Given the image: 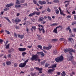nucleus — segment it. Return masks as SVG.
<instances>
[{"instance_id": "obj_28", "label": "nucleus", "mask_w": 76, "mask_h": 76, "mask_svg": "<svg viewBox=\"0 0 76 76\" xmlns=\"http://www.w3.org/2000/svg\"><path fill=\"white\" fill-rule=\"evenodd\" d=\"M15 27L17 29H19L20 28L19 26H17L16 25H15Z\"/></svg>"}, {"instance_id": "obj_37", "label": "nucleus", "mask_w": 76, "mask_h": 76, "mask_svg": "<svg viewBox=\"0 0 76 76\" xmlns=\"http://www.w3.org/2000/svg\"><path fill=\"white\" fill-rule=\"evenodd\" d=\"M16 4H20V3L19 2V1L18 0H17L16 1Z\"/></svg>"}, {"instance_id": "obj_40", "label": "nucleus", "mask_w": 76, "mask_h": 76, "mask_svg": "<svg viewBox=\"0 0 76 76\" xmlns=\"http://www.w3.org/2000/svg\"><path fill=\"white\" fill-rule=\"evenodd\" d=\"M5 32H6L7 33V34H10V32H9V31L7 30H5Z\"/></svg>"}, {"instance_id": "obj_30", "label": "nucleus", "mask_w": 76, "mask_h": 76, "mask_svg": "<svg viewBox=\"0 0 76 76\" xmlns=\"http://www.w3.org/2000/svg\"><path fill=\"white\" fill-rule=\"evenodd\" d=\"M41 5H42V1H39L38 2Z\"/></svg>"}, {"instance_id": "obj_23", "label": "nucleus", "mask_w": 76, "mask_h": 76, "mask_svg": "<svg viewBox=\"0 0 76 76\" xmlns=\"http://www.w3.org/2000/svg\"><path fill=\"white\" fill-rule=\"evenodd\" d=\"M53 32H54L55 33H56V34H57V29L54 28V30L53 31Z\"/></svg>"}, {"instance_id": "obj_59", "label": "nucleus", "mask_w": 76, "mask_h": 76, "mask_svg": "<svg viewBox=\"0 0 76 76\" xmlns=\"http://www.w3.org/2000/svg\"><path fill=\"white\" fill-rule=\"evenodd\" d=\"M45 22H46V21H43L42 22H41L42 23H43V24H44V23H45Z\"/></svg>"}, {"instance_id": "obj_57", "label": "nucleus", "mask_w": 76, "mask_h": 76, "mask_svg": "<svg viewBox=\"0 0 76 76\" xmlns=\"http://www.w3.org/2000/svg\"><path fill=\"white\" fill-rule=\"evenodd\" d=\"M9 9V8H5V9H4V11H7V10H8Z\"/></svg>"}, {"instance_id": "obj_45", "label": "nucleus", "mask_w": 76, "mask_h": 76, "mask_svg": "<svg viewBox=\"0 0 76 76\" xmlns=\"http://www.w3.org/2000/svg\"><path fill=\"white\" fill-rule=\"evenodd\" d=\"M33 1L34 4H37V3L36 1H35V0H33Z\"/></svg>"}, {"instance_id": "obj_62", "label": "nucleus", "mask_w": 76, "mask_h": 76, "mask_svg": "<svg viewBox=\"0 0 76 76\" xmlns=\"http://www.w3.org/2000/svg\"><path fill=\"white\" fill-rule=\"evenodd\" d=\"M58 75H60V72H58L57 73Z\"/></svg>"}, {"instance_id": "obj_48", "label": "nucleus", "mask_w": 76, "mask_h": 76, "mask_svg": "<svg viewBox=\"0 0 76 76\" xmlns=\"http://www.w3.org/2000/svg\"><path fill=\"white\" fill-rule=\"evenodd\" d=\"M57 53V50H53V53L56 54V53Z\"/></svg>"}, {"instance_id": "obj_11", "label": "nucleus", "mask_w": 76, "mask_h": 76, "mask_svg": "<svg viewBox=\"0 0 76 76\" xmlns=\"http://www.w3.org/2000/svg\"><path fill=\"white\" fill-rule=\"evenodd\" d=\"M15 22H20V21H21V20H19L18 18H17L15 20Z\"/></svg>"}, {"instance_id": "obj_24", "label": "nucleus", "mask_w": 76, "mask_h": 76, "mask_svg": "<svg viewBox=\"0 0 76 76\" xmlns=\"http://www.w3.org/2000/svg\"><path fill=\"white\" fill-rule=\"evenodd\" d=\"M61 76H65L66 73L64 71L62 72V73H61Z\"/></svg>"}, {"instance_id": "obj_51", "label": "nucleus", "mask_w": 76, "mask_h": 76, "mask_svg": "<svg viewBox=\"0 0 76 76\" xmlns=\"http://www.w3.org/2000/svg\"><path fill=\"white\" fill-rule=\"evenodd\" d=\"M32 29H34V30H35V29H36V27H35V26H32Z\"/></svg>"}, {"instance_id": "obj_47", "label": "nucleus", "mask_w": 76, "mask_h": 76, "mask_svg": "<svg viewBox=\"0 0 76 76\" xmlns=\"http://www.w3.org/2000/svg\"><path fill=\"white\" fill-rule=\"evenodd\" d=\"M38 26H39V27H42V28H44V26L40 24L38 25Z\"/></svg>"}, {"instance_id": "obj_42", "label": "nucleus", "mask_w": 76, "mask_h": 76, "mask_svg": "<svg viewBox=\"0 0 76 76\" xmlns=\"http://www.w3.org/2000/svg\"><path fill=\"white\" fill-rule=\"evenodd\" d=\"M43 52H41L40 54L42 56H44V54L43 53Z\"/></svg>"}, {"instance_id": "obj_14", "label": "nucleus", "mask_w": 76, "mask_h": 76, "mask_svg": "<svg viewBox=\"0 0 76 76\" xmlns=\"http://www.w3.org/2000/svg\"><path fill=\"white\" fill-rule=\"evenodd\" d=\"M30 74L31 75V76H37V75H36V72H31Z\"/></svg>"}, {"instance_id": "obj_6", "label": "nucleus", "mask_w": 76, "mask_h": 76, "mask_svg": "<svg viewBox=\"0 0 76 76\" xmlns=\"http://www.w3.org/2000/svg\"><path fill=\"white\" fill-rule=\"evenodd\" d=\"M18 50L19 51H25V50H26V48H18Z\"/></svg>"}, {"instance_id": "obj_16", "label": "nucleus", "mask_w": 76, "mask_h": 76, "mask_svg": "<svg viewBox=\"0 0 76 76\" xmlns=\"http://www.w3.org/2000/svg\"><path fill=\"white\" fill-rule=\"evenodd\" d=\"M10 45V44H8L7 45H6L5 48L6 49H8L9 48Z\"/></svg>"}, {"instance_id": "obj_26", "label": "nucleus", "mask_w": 76, "mask_h": 76, "mask_svg": "<svg viewBox=\"0 0 76 76\" xmlns=\"http://www.w3.org/2000/svg\"><path fill=\"white\" fill-rule=\"evenodd\" d=\"M37 47L39 48H40V49H41V50H42V47L40 45H38L37 46Z\"/></svg>"}, {"instance_id": "obj_3", "label": "nucleus", "mask_w": 76, "mask_h": 76, "mask_svg": "<svg viewBox=\"0 0 76 76\" xmlns=\"http://www.w3.org/2000/svg\"><path fill=\"white\" fill-rule=\"evenodd\" d=\"M64 51L65 53H67V52H68V51H71L75 53V50H73L72 48H69L64 49Z\"/></svg>"}, {"instance_id": "obj_61", "label": "nucleus", "mask_w": 76, "mask_h": 76, "mask_svg": "<svg viewBox=\"0 0 76 76\" xmlns=\"http://www.w3.org/2000/svg\"><path fill=\"white\" fill-rule=\"evenodd\" d=\"M71 37H73L75 36V34H71Z\"/></svg>"}, {"instance_id": "obj_38", "label": "nucleus", "mask_w": 76, "mask_h": 76, "mask_svg": "<svg viewBox=\"0 0 76 76\" xmlns=\"http://www.w3.org/2000/svg\"><path fill=\"white\" fill-rule=\"evenodd\" d=\"M70 27L69 26H68V28H66V31H68V30L70 31Z\"/></svg>"}, {"instance_id": "obj_5", "label": "nucleus", "mask_w": 76, "mask_h": 76, "mask_svg": "<svg viewBox=\"0 0 76 76\" xmlns=\"http://www.w3.org/2000/svg\"><path fill=\"white\" fill-rule=\"evenodd\" d=\"M26 66L25 64L24 63H21L19 65V67H24Z\"/></svg>"}, {"instance_id": "obj_21", "label": "nucleus", "mask_w": 76, "mask_h": 76, "mask_svg": "<svg viewBox=\"0 0 76 76\" xmlns=\"http://www.w3.org/2000/svg\"><path fill=\"white\" fill-rule=\"evenodd\" d=\"M4 18L6 19L7 20H8V22L10 23H11V22L10 21V20H9V19L7 17H4Z\"/></svg>"}, {"instance_id": "obj_8", "label": "nucleus", "mask_w": 76, "mask_h": 76, "mask_svg": "<svg viewBox=\"0 0 76 76\" xmlns=\"http://www.w3.org/2000/svg\"><path fill=\"white\" fill-rule=\"evenodd\" d=\"M35 68L39 71H42V68H39L38 67H35Z\"/></svg>"}, {"instance_id": "obj_27", "label": "nucleus", "mask_w": 76, "mask_h": 76, "mask_svg": "<svg viewBox=\"0 0 76 76\" xmlns=\"http://www.w3.org/2000/svg\"><path fill=\"white\" fill-rule=\"evenodd\" d=\"M57 65V64H55L53 65H52V68H54V67H56V66Z\"/></svg>"}, {"instance_id": "obj_54", "label": "nucleus", "mask_w": 76, "mask_h": 76, "mask_svg": "<svg viewBox=\"0 0 76 76\" xmlns=\"http://www.w3.org/2000/svg\"><path fill=\"white\" fill-rule=\"evenodd\" d=\"M59 40L60 41H64V39L63 38H61L59 39Z\"/></svg>"}, {"instance_id": "obj_39", "label": "nucleus", "mask_w": 76, "mask_h": 76, "mask_svg": "<svg viewBox=\"0 0 76 76\" xmlns=\"http://www.w3.org/2000/svg\"><path fill=\"white\" fill-rule=\"evenodd\" d=\"M25 54H26V53L25 52H23L22 53V55L23 57L25 56Z\"/></svg>"}, {"instance_id": "obj_34", "label": "nucleus", "mask_w": 76, "mask_h": 76, "mask_svg": "<svg viewBox=\"0 0 76 76\" xmlns=\"http://www.w3.org/2000/svg\"><path fill=\"white\" fill-rule=\"evenodd\" d=\"M51 46H49L48 47H47V50H50L51 49Z\"/></svg>"}, {"instance_id": "obj_33", "label": "nucleus", "mask_w": 76, "mask_h": 76, "mask_svg": "<svg viewBox=\"0 0 76 76\" xmlns=\"http://www.w3.org/2000/svg\"><path fill=\"white\" fill-rule=\"evenodd\" d=\"M50 66V65L48 64V63H47L45 64V67H48Z\"/></svg>"}, {"instance_id": "obj_4", "label": "nucleus", "mask_w": 76, "mask_h": 76, "mask_svg": "<svg viewBox=\"0 0 76 76\" xmlns=\"http://www.w3.org/2000/svg\"><path fill=\"white\" fill-rule=\"evenodd\" d=\"M55 70V69L53 68V69H49L48 70V72L49 74L51 73L52 72H54Z\"/></svg>"}, {"instance_id": "obj_10", "label": "nucleus", "mask_w": 76, "mask_h": 76, "mask_svg": "<svg viewBox=\"0 0 76 76\" xmlns=\"http://www.w3.org/2000/svg\"><path fill=\"white\" fill-rule=\"evenodd\" d=\"M34 12V15H35V14H36L37 15H38V16H39V15H40V13H41V12H37L36 11H35Z\"/></svg>"}, {"instance_id": "obj_43", "label": "nucleus", "mask_w": 76, "mask_h": 76, "mask_svg": "<svg viewBox=\"0 0 76 76\" xmlns=\"http://www.w3.org/2000/svg\"><path fill=\"white\" fill-rule=\"evenodd\" d=\"M52 41H58V40L56 39H52Z\"/></svg>"}, {"instance_id": "obj_29", "label": "nucleus", "mask_w": 76, "mask_h": 76, "mask_svg": "<svg viewBox=\"0 0 76 76\" xmlns=\"http://www.w3.org/2000/svg\"><path fill=\"white\" fill-rule=\"evenodd\" d=\"M55 12L57 15L59 13V10H58V9H57L56 10H55Z\"/></svg>"}, {"instance_id": "obj_9", "label": "nucleus", "mask_w": 76, "mask_h": 76, "mask_svg": "<svg viewBox=\"0 0 76 76\" xmlns=\"http://www.w3.org/2000/svg\"><path fill=\"white\" fill-rule=\"evenodd\" d=\"M38 29L39 30V31H42L43 33H45V30L44 28H42L41 29L40 28H38Z\"/></svg>"}, {"instance_id": "obj_13", "label": "nucleus", "mask_w": 76, "mask_h": 76, "mask_svg": "<svg viewBox=\"0 0 76 76\" xmlns=\"http://www.w3.org/2000/svg\"><path fill=\"white\" fill-rule=\"evenodd\" d=\"M69 41H70L71 42H73L74 40L72 38H69Z\"/></svg>"}, {"instance_id": "obj_7", "label": "nucleus", "mask_w": 76, "mask_h": 76, "mask_svg": "<svg viewBox=\"0 0 76 76\" xmlns=\"http://www.w3.org/2000/svg\"><path fill=\"white\" fill-rule=\"evenodd\" d=\"M58 58H59V59L60 61H62L64 59L63 58V56H61L60 57Z\"/></svg>"}, {"instance_id": "obj_60", "label": "nucleus", "mask_w": 76, "mask_h": 76, "mask_svg": "<svg viewBox=\"0 0 76 76\" xmlns=\"http://www.w3.org/2000/svg\"><path fill=\"white\" fill-rule=\"evenodd\" d=\"M73 31L74 32H76V28H73Z\"/></svg>"}, {"instance_id": "obj_36", "label": "nucleus", "mask_w": 76, "mask_h": 76, "mask_svg": "<svg viewBox=\"0 0 76 76\" xmlns=\"http://www.w3.org/2000/svg\"><path fill=\"white\" fill-rule=\"evenodd\" d=\"M62 28V26L60 25L59 26L56 27V29H57L58 28Z\"/></svg>"}, {"instance_id": "obj_18", "label": "nucleus", "mask_w": 76, "mask_h": 76, "mask_svg": "<svg viewBox=\"0 0 76 76\" xmlns=\"http://www.w3.org/2000/svg\"><path fill=\"white\" fill-rule=\"evenodd\" d=\"M6 63L7 65H10L11 64V62L10 61H7Z\"/></svg>"}, {"instance_id": "obj_46", "label": "nucleus", "mask_w": 76, "mask_h": 76, "mask_svg": "<svg viewBox=\"0 0 76 76\" xmlns=\"http://www.w3.org/2000/svg\"><path fill=\"white\" fill-rule=\"evenodd\" d=\"M3 42V40L0 39V44H2V43Z\"/></svg>"}, {"instance_id": "obj_17", "label": "nucleus", "mask_w": 76, "mask_h": 76, "mask_svg": "<svg viewBox=\"0 0 76 76\" xmlns=\"http://www.w3.org/2000/svg\"><path fill=\"white\" fill-rule=\"evenodd\" d=\"M44 20V18L41 17L39 18V21H42Z\"/></svg>"}, {"instance_id": "obj_53", "label": "nucleus", "mask_w": 76, "mask_h": 76, "mask_svg": "<svg viewBox=\"0 0 76 76\" xmlns=\"http://www.w3.org/2000/svg\"><path fill=\"white\" fill-rule=\"evenodd\" d=\"M37 39H39V40H40V39H42V38H41V36H40L39 38H37Z\"/></svg>"}, {"instance_id": "obj_19", "label": "nucleus", "mask_w": 76, "mask_h": 76, "mask_svg": "<svg viewBox=\"0 0 76 76\" xmlns=\"http://www.w3.org/2000/svg\"><path fill=\"white\" fill-rule=\"evenodd\" d=\"M34 15H35V13H34V12L33 13H30L29 15V16L31 17L32 16Z\"/></svg>"}, {"instance_id": "obj_32", "label": "nucleus", "mask_w": 76, "mask_h": 76, "mask_svg": "<svg viewBox=\"0 0 76 76\" xmlns=\"http://www.w3.org/2000/svg\"><path fill=\"white\" fill-rule=\"evenodd\" d=\"M54 3H58L59 2V1L58 0H54L53 1Z\"/></svg>"}, {"instance_id": "obj_35", "label": "nucleus", "mask_w": 76, "mask_h": 76, "mask_svg": "<svg viewBox=\"0 0 76 76\" xmlns=\"http://www.w3.org/2000/svg\"><path fill=\"white\" fill-rule=\"evenodd\" d=\"M47 10L48 12H51V10L49 7L48 8V9H47Z\"/></svg>"}, {"instance_id": "obj_31", "label": "nucleus", "mask_w": 76, "mask_h": 76, "mask_svg": "<svg viewBox=\"0 0 76 76\" xmlns=\"http://www.w3.org/2000/svg\"><path fill=\"white\" fill-rule=\"evenodd\" d=\"M29 61V59H27L26 61H25L24 62V63L25 65L26 64V63L28 62V61Z\"/></svg>"}, {"instance_id": "obj_63", "label": "nucleus", "mask_w": 76, "mask_h": 76, "mask_svg": "<svg viewBox=\"0 0 76 76\" xmlns=\"http://www.w3.org/2000/svg\"><path fill=\"white\" fill-rule=\"evenodd\" d=\"M64 44H67V40L65 41H64Z\"/></svg>"}, {"instance_id": "obj_15", "label": "nucleus", "mask_w": 76, "mask_h": 76, "mask_svg": "<svg viewBox=\"0 0 76 76\" xmlns=\"http://www.w3.org/2000/svg\"><path fill=\"white\" fill-rule=\"evenodd\" d=\"M18 37L19 38H21V39H22V38H23L24 36L23 35H20L19 34H18Z\"/></svg>"}, {"instance_id": "obj_41", "label": "nucleus", "mask_w": 76, "mask_h": 76, "mask_svg": "<svg viewBox=\"0 0 76 76\" xmlns=\"http://www.w3.org/2000/svg\"><path fill=\"white\" fill-rule=\"evenodd\" d=\"M46 4V1H42V5L43 4Z\"/></svg>"}, {"instance_id": "obj_44", "label": "nucleus", "mask_w": 76, "mask_h": 76, "mask_svg": "<svg viewBox=\"0 0 76 76\" xmlns=\"http://www.w3.org/2000/svg\"><path fill=\"white\" fill-rule=\"evenodd\" d=\"M48 19L49 20H51V18L49 16H48Z\"/></svg>"}, {"instance_id": "obj_52", "label": "nucleus", "mask_w": 76, "mask_h": 76, "mask_svg": "<svg viewBox=\"0 0 76 76\" xmlns=\"http://www.w3.org/2000/svg\"><path fill=\"white\" fill-rule=\"evenodd\" d=\"M8 42H9V41H6L5 44L4 45V46H6V45H7V43Z\"/></svg>"}, {"instance_id": "obj_49", "label": "nucleus", "mask_w": 76, "mask_h": 76, "mask_svg": "<svg viewBox=\"0 0 76 76\" xmlns=\"http://www.w3.org/2000/svg\"><path fill=\"white\" fill-rule=\"evenodd\" d=\"M44 64H45V61L41 62V64H42V65H43Z\"/></svg>"}, {"instance_id": "obj_64", "label": "nucleus", "mask_w": 76, "mask_h": 76, "mask_svg": "<svg viewBox=\"0 0 76 76\" xmlns=\"http://www.w3.org/2000/svg\"><path fill=\"white\" fill-rule=\"evenodd\" d=\"M74 19L75 20H76V15H74Z\"/></svg>"}, {"instance_id": "obj_56", "label": "nucleus", "mask_w": 76, "mask_h": 76, "mask_svg": "<svg viewBox=\"0 0 76 76\" xmlns=\"http://www.w3.org/2000/svg\"><path fill=\"white\" fill-rule=\"evenodd\" d=\"M31 20L33 22H35V19L34 18H32L31 19Z\"/></svg>"}, {"instance_id": "obj_22", "label": "nucleus", "mask_w": 76, "mask_h": 76, "mask_svg": "<svg viewBox=\"0 0 76 76\" xmlns=\"http://www.w3.org/2000/svg\"><path fill=\"white\" fill-rule=\"evenodd\" d=\"M55 61L56 62H59V61H60L58 57L57 58H56L55 59Z\"/></svg>"}, {"instance_id": "obj_55", "label": "nucleus", "mask_w": 76, "mask_h": 76, "mask_svg": "<svg viewBox=\"0 0 76 76\" xmlns=\"http://www.w3.org/2000/svg\"><path fill=\"white\" fill-rule=\"evenodd\" d=\"M60 13L61 15H63L64 16V14H63V11H61L60 12Z\"/></svg>"}, {"instance_id": "obj_50", "label": "nucleus", "mask_w": 76, "mask_h": 76, "mask_svg": "<svg viewBox=\"0 0 76 76\" xmlns=\"http://www.w3.org/2000/svg\"><path fill=\"white\" fill-rule=\"evenodd\" d=\"M14 67H17L18 66V64L16 63H15L14 64Z\"/></svg>"}, {"instance_id": "obj_12", "label": "nucleus", "mask_w": 76, "mask_h": 76, "mask_svg": "<svg viewBox=\"0 0 76 76\" xmlns=\"http://www.w3.org/2000/svg\"><path fill=\"white\" fill-rule=\"evenodd\" d=\"M7 7H9L10 6H13V4H7L6 6Z\"/></svg>"}, {"instance_id": "obj_25", "label": "nucleus", "mask_w": 76, "mask_h": 76, "mask_svg": "<svg viewBox=\"0 0 76 76\" xmlns=\"http://www.w3.org/2000/svg\"><path fill=\"white\" fill-rule=\"evenodd\" d=\"M69 1H66L64 2V3H66V2H67V3L66 4L67 5H68H68H69Z\"/></svg>"}, {"instance_id": "obj_20", "label": "nucleus", "mask_w": 76, "mask_h": 76, "mask_svg": "<svg viewBox=\"0 0 76 76\" xmlns=\"http://www.w3.org/2000/svg\"><path fill=\"white\" fill-rule=\"evenodd\" d=\"M57 25H58V24L56 23H53L50 25V26H57Z\"/></svg>"}, {"instance_id": "obj_1", "label": "nucleus", "mask_w": 76, "mask_h": 76, "mask_svg": "<svg viewBox=\"0 0 76 76\" xmlns=\"http://www.w3.org/2000/svg\"><path fill=\"white\" fill-rule=\"evenodd\" d=\"M39 58V57L37 55H33L32 56V57L30 58L31 60V61H37V59Z\"/></svg>"}, {"instance_id": "obj_58", "label": "nucleus", "mask_w": 76, "mask_h": 76, "mask_svg": "<svg viewBox=\"0 0 76 76\" xmlns=\"http://www.w3.org/2000/svg\"><path fill=\"white\" fill-rule=\"evenodd\" d=\"M43 49H44V50H47V47L45 46H43Z\"/></svg>"}, {"instance_id": "obj_2", "label": "nucleus", "mask_w": 76, "mask_h": 76, "mask_svg": "<svg viewBox=\"0 0 76 76\" xmlns=\"http://www.w3.org/2000/svg\"><path fill=\"white\" fill-rule=\"evenodd\" d=\"M73 59V56H71L70 57L68 58L67 60H68V61H71V62L72 63V64H76V62L72 60Z\"/></svg>"}]
</instances>
